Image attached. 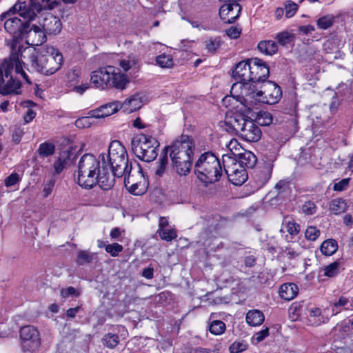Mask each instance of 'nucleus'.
<instances>
[{"instance_id": "obj_1", "label": "nucleus", "mask_w": 353, "mask_h": 353, "mask_svg": "<svg viewBox=\"0 0 353 353\" xmlns=\"http://www.w3.org/2000/svg\"><path fill=\"white\" fill-rule=\"evenodd\" d=\"M75 181L81 187L90 190L96 185L104 190L111 189L114 179L107 167L105 153L97 158L92 154H84L79 159L74 173Z\"/></svg>"}, {"instance_id": "obj_2", "label": "nucleus", "mask_w": 353, "mask_h": 353, "mask_svg": "<svg viewBox=\"0 0 353 353\" xmlns=\"http://www.w3.org/2000/svg\"><path fill=\"white\" fill-rule=\"evenodd\" d=\"M194 150L192 138L184 134L164 148L174 170L180 176H187L190 172Z\"/></svg>"}, {"instance_id": "obj_3", "label": "nucleus", "mask_w": 353, "mask_h": 353, "mask_svg": "<svg viewBox=\"0 0 353 353\" xmlns=\"http://www.w3.org/2000/svg\"><path fill=\"white\" fill-rule=\"evenodd\" d=\"M34 19V13L26 7V1L17 2L0 15L1 21H4L5 30L15 43L24 38L28 23Z\"/></svg>"}, {"instance_id": "obj_4", "label": "nucleus", "mask_w": 353, "mask_h": 353, "mask_svg": "<svg viewBox=\"0 0 353 353\" xmlns=\"http://www.w3.org/2000/svg\"><path fill=\"white\" fill-rule=\"evenodd\" d=\"M63 60L58 50L48 46H42L30 56L32 69L46 75H51L59 70Z\"/></svg>"}, {"instance_id": "obj_5", "label": "nucleus", "mask_w": 353, "mask_h": 353, "mask_svg": "<svg viewBox=\"0 0 353 353\" xmlns=\"http://www.w3.org/2000/svg\"><path fill=\"white\" fill-rule=\"evenodd\" d=\"M194 173L202 183H212L222 175V166L218 157L211 152L202 154L194 164Z\"/></svg>"}, {"instance_id": "obj_6", "label": "nucleus", "mask_w": 353, "mask_h": 353, "mask_svg": "<svg viewBox=\"0 0 353 353\" xmlns=\"http://www.w3.org/2000/svg\"><path fill=\"white\" fill-rule=\"evenodd\" d=\"M91 83L97 88L112 86L115 88H125L129 83V79L122 74L119 69L112 65L101 68L92 73Z\"/></svg>"}, {"instance_id": "obj_7", "label": "nucleus", "mask_w": 353, "mask_h": 353, "mask_svg": "<svg viewBox=\"0 0 353 353\" xmlns=\"http://www.w3.org/2000/svg\"><path fill=\"white\" fill-rule=\"evenodd\" d=\"M12 52L9 58L5 59L0 65V88H20V81L14 79L11 73L13 68L21 75L25 72L19 60L20 50L13 52L14 45L12 46Z\"/></svg>"}, {"instance_id": "obj_8", "label": "nucleus", "mask_w": 353, "mask_h": 353, "mask_svg": "<svg viewBox=\"0 0 353 353\" xmlns=\"http://www.w3.org/2000/svg\"><path fill=\"white\" fill-rule=\"evenodd\" d=\"M160 143L152 136L139 134L131 141V148L134 155L141 161L152 162L158 156Z\"/></svg>"}, {"instance_id": "obj_9", "label": "nucleus", "mask_w": 353, "mask_h": 353, "mask_svg": "<svg viewBox=\"0 0 353 353\" xmlns=\"http://www.w3.org/2000/svg\"><path fill=\"white\" fill-rule=\"evenodd\" d=\"M228 123L239 137L248 142H256L261 137V129L251 118L236 114Z\"/></svg>"}, {"instance_id": "obj_10", "label": "nucleus", "mask_w": 353, "mask_h": 353, "mask_svg": "<svg viewBox=\"0 0 353 353\" xmlns=\"http://www.w3.org/2000/svg\"><path fill=\"white\" fill-rule=\"evenodd\" d=\"M270 75V68L265 63L259 59H251V72L250 83L254 87L262 84L261 86L268 87L269 88H281V87L275 82L267 81Z\"/></svg>"}, {"instance_id": "obj_11", "label": "nucleus", "mask_w": 353, "mask_h": 353, "mask_svg": "<svg viewBox=\"0 0 353 353\" xmlns=\"http://www.w3.org/2000/svg\"><path fill=\"white\" fill-rule=\"evenodd\" d=\"M106 165L109 170L111 169L110 173L114 179L124 176V184L126 188L132 183L130 180L132 162L129 161L128 155L107 163Z\"/></svg>"}, {"instance_id": "obj_12", "label": "nucleus", "mask_w": 353, "mask_h": 353, "mask_svg": "<svg viewBox=\"0 0 353 353\" xmlns=\"http://www.w3.org/2000/svg\"><path fill=\"white\" fill-rule=\"evenodd\" d=\"M20 339L24 351H34L41 344L39 332L32 325H26L21 327Z\"/></svg>"}, {"instance_id": "obj_13", "label": "nucleus", "mask_w": 353, "mask_h": 353, "mask_svg": "<svg viewBox=\"0 0 353 353\" xmlns=\"http://www.w3.org/2000/svg\"><path fill=\"white\" fill-rule=\"evenodd\" d=\"M251 72V59L242 61L238 63L232 70V78L235 81L231 88L239 85V88L245 87L250 83Z\"/></svg>"}, {"instance_id": "obj_14", "label": "nucleus", "mask_w": 353, "mask_h": 353, "mask_svg": "<svg viewBox=\"0 0 353 353\" xmlns=\"http://www.w3.org/2000/svg\"><path fill=\"white\" fill-rule=\"evenodd\" d=\"M39 23L45 34H59L62 28L61 20L51 13L42 14L39 17Z\"/></svg>"}, {"instance_id": "obj_15", "label": "nucleus", "mask_w": 353, "mask_h": 353, "mask_svg": "<svg viewBox=\"0 0 353 353\" xmlns=\"http://www.w3.org/2000/svg\"><path fill=\"white\" fill-rule=\"evenodd\" d=\"M241 6L236 1L225 3L219 9V16L225 23H233L239 17Z\"/></svg>"}, {"instance_id": "obj_16", "label": "nucleus", "mask_w": 353, "mask_h": 353, "mask_svg": "<svg viewBox=\"0 0 353 353\" xmlns=\"http://www.w3.org/2000/svg\"><path fill=\"white\" fill-rule=\"evenodd\" d=\"M149 101V97L144 92H137L131 96L120 105L124 112L130 114L140 109L144 103Z\"/></svg>"}, {"instance_id": "obj_17", "label": "nucleus", "mask_w": 353, "mask_h": 353, "mask_svg": "<svg viewBox=\"0 0 353 353\" xmlns=\"http://www.w3.org/2000/svg\"><path fill=\"white\" fill-rule=\"evenodd\" d=\"M26 42L30 46H40L46 41V34L41 26L33 25L30 28V23L26 32Z\"/></svg>"}, {"instance_id": "obj_18", "label": "nucleus", "mask_w": 353, "mask_h": 353, "mask_svg": "<svg viewBox=\"0 0 353 353\" xmlns=\"http://www.w3.org/2000/svg\"><path fill=\"white\" fill-rule=\"evenodd\" d=\"M256 100L266 104H275L282 97V90H259L256 94Z\"/></svg>"}, {"instance_id": "obj_19", "label": "nucleus", "mask_w": 353, "mask_h": 353, "mask_svg": "<svg viewBox=\"0 0 353 353\" xmlns=\"http://www.w3.org/2000/svg\"><path fill=\"white\" fill-rule=\"evenodd\" d=\"M59 4L58 0H30V3H26V7L33 11L35 18L37 14L43 10H53Z\"/></svg>"}, {"instance_id": "obj_20", "label": "nucleus", "mask_w": 353, "mask_h": 353, "mask_svg": "<svg viewBox=\"0 0 353 353\" xmlns=\"http://www.w3.org/2000/svg\"><path fill=\"white\" fill-rule=\"evenodd\" d=\"M120 105L118 101L108 103L95 110L90 111L88 114L94 117L95 119L105 118L117 112L119 110V108H120Z\"/></svg>"}, {"instance_id": "obj_21", "label": "nucleus", "mask_w": 353, "mask_h": 353, "mask_svg": "<svg viewBox=\"0 0 353 353\" xmlns=\"http://www.w3.org/2000/svg\"><path fill=\"white\" fill-rule=\"evenodd\" d=\"M127 155V151L122 143L119 141L114 140L110 143L108 154H105V162L107 163Z\"/></svg>"}, {"instance_id": "obj_22", "label": "nucleus", "mask_w": 353, "mask_h": 353, "mask_svg": "<svg viewBox=\"0 0 353 353\" xmlns=\"http://www.w3.org/2000/svg\"><path fill=\"white\" fill-rule=\"evenodd\" d=\"M239 167L252 169L253 168L257 161L256 157L254 153L250 151L245 150L243 153L238 155Z\"/></svg>"}, {"instance_id": "obj_23", "label": "nucleus", "mask_w": 353, "mask_h": 353, "mask_svg": "<svg viewBox=\"0 0 353 353\" xmlns=\"http://www.w3.org/2000/svg\"><path fill=\"white\" fill-rule=\"evenodd\" d=\"M298 103L299 101L297 100V94L294 90H291L289 92L288 99H285L284 101V113L288 114L290 115L296 114Z\"/></svg>"}, {"instance_id": "obj_24", "label": "nucleus", "mask_w": 353, "mask_h": 353, "mask_svg": "<svg viewBox=\"0 0 353 353\" xmlns=\"http://www.w3.org/2000/svg\"><path fill=\"white\" fill-rule=\"evenodd\" d=\"M298 287L294 283L283 284L279 290L280 296L286 301L293 299L298 294Z\"/></svg>"}, {"instance_id": "obj_25", "label": "nucleus", "mask_w": 353, "mask_h": 353, "mask_svg": "<svg viewBox=\"0 0 353 353\" xmlns=\"http://www.w3.org/2000/svg\"><path fill=\"white\" fill-rule=\"evenodd\" d=\"M234 173H228L229 180L235 185H241L248 179V173L243 168H236Z\"/></svg>"}, {"instance_id": "obj_26", "label": "nucleus", "mask_w": 353, "mask_h": 353, "mask_svg": "<svg viewBox=\"0 0 353 353\" xmlns=\"http://www.w3.org/2000/svg\"><path fill=\"white\" fill-rule=\"evenodd\" d=\"M232 154H225L222 156V164L225 173H234L239 167V161L232 156Z\"/></svg>"}, {"instance_id": "obj_27", "label": "nucleus", "mask_w": 353, "mask_h": 353, "mask_svg": "<svg viewBox=\"0 0 353 353\" xmlns=\"http://www.w3.org/2000/svg\"><path fill=\"white\" fill-rule=\"evenodd\" d=\"M264 319L263 312L258 310H250L246 314V322L252 326L260 325Z\"/></svg>"}, {"instance_id": "obj_28", "label": "nucleus", "mask_w": 353, "mask_h": 353, "mask_svg": "<svg viewBox=\"0 0 353 353\" xmlns=\"http://www.w3.org/2000/svg\"><path fill=\"white\" fill-rule=\"evenodd\" d=\"M257 48L261 52L266 55H272L278 50L277 43L270 40L260 41Z\"/></svg>"}, {"instance_id": "obj_29", "label": "nucleus", "mask_w": 353, "mask_h": 353, "mask_svg": "<svg viewBox=\"0 0 353 353\" xmlns=\"http://www.w3.org/2000/svg\"><path fill=\"white\" fill-rule=\"evenodd\" d=\"M274 192H276V196L277 197L278 199H285L288 197L291 192L289 182L283 180L279 181L275 185Z\"/></svg>"}, {"instance_id": "obj_30", "label": "nucleus", "mask_w": 353, "mask_h": 353, "mask_svg": "<svg viewBox=\"0 0 353 353\" xmlns=\"http://www.w3.org/2000/svg\"><path fill=\"white\" fill-rule=\"evenodd\" d=\"M284 228L292 236H296L300 231V225L288 216L283 219L282 228L280 231L283 232Z\"/></svg>"}, {"instance_id": "obj_31", "label": "nucleus", "mask_w": 353, "mask_h": 353, "mask_svg": "<svg viewBox=\"0 0 353 353\" xmlns=\"http://www.w3.org/2000/svg\"><path fill=\"white\" fill-rule=\"evenodd\" d=\"M320 250L323 255L331 256L338 250L337 241L332 239L325 240L322 243Z\"/></svg>"}, {"instance_id": "obj_32", "label": "nucleus", "mask_w": 353, "mask_h": 353, "mask_svg": "<svg viewBox=\"0 0 353 353\" xmlns=\"http://www.w3.org/2000/svg\"><path fill=\"white\" fill-rule=\"evenodd\" d=\"M329 210L334 214H341L347 210V203L344 199L341 198L333 199L330 203Z\"/></svg>"}, {"instance_id": "obj_33", "label": "nucleus", "mask_w": 353, "mask_h": 353, "mask_svg": "<svg viewBox=\"0 0 353 353\" xmlns=\"http://www.w3.org/2000/svg\"><path fill=\"white\" fill-rule=\"evenodd\" d=\"M254 121L260 125L266 126L272 123L273 118L269 112L261 110L256 113Z\"/></svg>"}, {"instance_id": "obj_34", "label": "nucleus", "mask_w": 353, "mask_h": 353, "mask_svg": "<svg viewBox=\"0 0 353 353\" xmlns=\"http://www.w3.org/2000/svg\"><path fill=\"white\" fill-rule=\"evenodd\" d=\"M95 256V253H91L86 250H80L78 252L76 262L79 265H83L85 263H90Z\"/></svg>"}, {"instance_id": "obj_35", "label": "nucleus", "mask_w": 353, "mask_h": 353, "mask_svg": "<svg viewBox=\"0 0 353 353\" xmlns=\"http://www.w3.org/2000/svg\"><path fill=\"white\" fill-rule=\"evenodd\" d=\"M55 152L54 144L48 142H44L39 145L37 152L40 157L44 158L52 155Z\"/></svg>"}, {"instance_id": "obj_36", "label": "nucleus", "mask_w": 353, "mask_h": 353, "mask_svg": "<svg viewBox=\"0 0 353 353\" xmlns=\"http://www.w3.org/2000/svg\"><path fill=\"white\" fill-rule=\"evenodd\" d=\"M168 164V156L164 149L162 150L159 164L155 170L156 176L161 177L166 170Z\"/></svg>"}, {"instance_id": "obj_37", "label": "nucleus", "mask_w": 353, "mask_h": 353, "mask_svg": "<svg viewBox=\"0 0 353 353\" xmlns=\"http://www.w3.org/2000/svg\"><path fill=\"white\" fill-rule=\"evenodd\" d=\"M349 299L341 296L337 301L332 303V312L333 315H336L340 313L343 309H346L345 306L349 303Z\"/></svg>"}, {"instance_id": "obj_38", "label": "nucleus", "mask_w": 353, "mask_h": 353, "mask_svg": "<svg viewBox=\"0 0 353 353\" xmlns=\"http://www.w3.org/2000/svg\"><path fill=\"white\" fill-rule=\"evenodd\" d=\"M21 105L27 108L28 110L23 116V119L26 123H28L33 120L36 116V112L32 110V108L36 105V103L32 101H25L21 103Z\"/></svg>"}, {"instance_id": "obj_39", "label": "nucleus", "mask_w": 353, "mask_h": 353, "mask_svg": "<svg viewBox=\"0 0 353 353\" xmlns=\"http://www.w3.org/2000/svg\"><path fill=\"white\" fill-rule=\"evenodd\" d=\"M204 43L208 52L214 53L221 46V41L219 37H210Z\"/></svg>"}, {"instance_id": "obj_40", "label": "nucleus", "mask_w": 353, "mask_h": 353, "mask_svg": "<svg viewBox=\"0 0 353 353\" xmlns=\"http://www.w3.org/2000/svg\"><path fill=\"white\" fill-rule=\"evenodd\" d=\"M103 344L110 349L114 348L119 343V336L112 333L105 334L102 339Z\"/></svg>"}, {"instance_id": "obj_41", "label": "nucleus", "mask_w": 353, "mask_h": 353, "mask_svg": "<svg viewBox=\"0 0 353 353\" xmlns=\"http://www.w3.org/2000/svg\"><path fill=\"white\" fill-rule=\"evenodd\" d=\"M68 154L63 152L61 154L59 159L54 163V169L55 174H60L65 167L68 161Z\"/></svg>"}, {"instance_id": "obj_42", "label": "nucleus", "mask_w": 353, "mask_h": 353, "mask_svg": "<svg viewBox=\"0 0 353 353\" xmlns=\"http://www.w3.org/2000/svg\"><path fill=\"white\" fill-rule=\"evenodd\" d=\"M210 332L214 335H220L225 330V324L220 320L212 321L209 325Z\"/></svg>"}, {"instance_id": "obj_43", "label": "nucleus", "mask_w": 353, "mask_h": 353, "mask_svg": "<svg viewBox=\"0 0 353 353\" xmlns=\"http://www.w3.org/2000/svg\"><path fill=\"white\" fill-rule=\"evenodd\" d=\"M157 64L161 68H171L173 64V59L170 55L161 54L156 58Z\"/></svg>"}, {"instance_id": "obj_44", "label": "nucleus", "mask_w": 353, "mask_h": 353, "mask_svg": "<svg viewBox=\"0 0 353 353\" xmlns=\"http://www.w3.org/2000/svg\"><path fill=\"white\" fill-rule=\"evenodd\" d=\"M158 233L160 237L166 241H171L176 238V232L174 229H159Z\"/></svg>"}, {"instance_id": "obj_45", "label": "nucleus", "mask_w": 353, "mask_h": 353, "mask_svg": "<svg viewBox=\"0 0 353 353\" xmlns=\"http://www.w3.org/2000/svg\"><path fill=\"white\" fill-rule=\"evenodd\" d=\"M299 6L292 1H286L285 2V15L287 18L293 17L297 12Z\"/></svg>"}, {"instance_id": "obj_46", "label": "nucleus", "mask_w": 353, "mask_h": 353, "mask_svg": "<svg viewBox=\"0 0 353 353\" xmlns=\"http://www.w3.org/2000/svg\"><path fill=\"white\" fill-rule=\"evenodd\" d=\"M334 20L331 16H323L316 21L317 26L322 30H326L333 25Z\"/></svg>"}, {"instance_id": "obj_47", "label": "nucleus", "mask_w": 353, "mask_h": 353, "mask_svg": "<svg viewBox=\"0 0 353 353\" xmlns=\"http://www.w3.org/2000/svg\"><path fill=\"white\" fill-rule=\"evenodd\" d=\"M339 262H334L330 263V265H327L324 270V275L328 277H333L336 276L339 272Z\"/></svg>"}, {"instance_id": "obj_48", "label": "nucleus", "mask_w": 353, "mask_h": 353, "mask_svg": "<svg viewBox=\"0 0 353 353\" xmlns=\"http://www.w3.org/2000/svg\"><path fill=\"white\" fill-rule=\"evenodd\" d=\"M320 230L314 226H309L305 230V236L307 240L315 241L320 235Z\"/></svg>"}, {"instance_id": "obj_49", "label": "nucleus", "mask_w": 353, "mask_h": 353, "mask_svg": "<svg viewBox=\"0 0 353 353\" xmlns=\"http://www.w3.org/2000/svg\"><path fill=\"white\" fill-rule=\"evenodd\" d=\"M123 249V246L117 243L109 244L105 246V251L110 253L113 257L117 256L119 254L122 252Z\"/></svg>"}, {"instance_id": "obj_50", "label": "nucleus", "mask_w": 353, "mask_h": 353, "mask_svg": "<svg viewBox=\"0 0 353 353\" xmlns=\"http://www.w3.org/2000/svg\"><path fill=\"white\" fill-rule=\"evenodd\" d=\"M92 119L95 118L92 115H90L88 114V116L83 117L76 120L75 125L79 128H89L92 125V122L90 121Z\"/></svg>"}, {"instance_id": "obj_51", "label": "nucleus", "mask_w": 353, "mask_h": 353, "mask_svg": "<svg viewBox=\"0 0 353 353\" xmlns=\"http://www.w3.org/2000/svg\"><path fill=\"white\" fill-rule=\"evenodd\" d=\"M248 345L244 342L235 341L230 347V353H239L245 350Z\"/></svg>"}, {"instance_id": "obj_52", "label": "nucleus", "mask_w": 353, "mask_h": 353, "mask_svg": "<svg viewBox=\"0 0 353 353\" xmlns=\"http://www.w3.org/2000/svg\"><path fill=\"white\" fill-rule=\"evenodd\" d=\"M61 296L63 299H66L70 296H79V292H77L74 287L70 286L66 288H63L60 292Z\"/></svg>"}, {"instance_id": "obj_53", "label": "nucleus", "mask_w": 353, "mask_h": 353, "mask_svg": "<svg viewBox=\"0 0 353 353\" xmlns=\"http://www.w3.org/2000/svg\"><path fill=\"white\" fill-rule=\"evenodd\" d=\"M350 181V178L343 179L334 184L333 190L338 192L345 190L349 186Z\"/></svg>"}, {"instance_id": "obj_54", "label": "nucleus", "mask_w": 353, "mask_h": 353, "mask_svg": "<svg viewBox=\"0 0 353 353\" xmlns=\"http://www.w3.org/2000/svg\"><path fill=\"white\" fill-rule=\"evenodd\" d=\"M316 206L312 201H307L302 207V210L306 215H312L316 212Z\"/></svg>"}, {"instance_id": "obj_55", "label": "nucleus", "mask_w": 353, "mask_h": 353, "mask_svg": "<svg viewBox=\"0 0 353 353\" xmlns=\"http://www.w3.org/2000/svg\"><path fill=\"white\" fill-rule=\"evenodd\" d=\"M291 37H292V35L290 34L288 32H283L279 33L276 35V38L277 39L278 42L281 45L285 46V44L290 43Z\"/></svg>"}, {"instance_id": "obj_56", "label": "nucleus", "mask_w": 353, "mask_h": 353, "mask_svg": "<svg viewBox=\"0 0 353 353\" xmlns=\"http://www.w3.org/2000/svg\"><path fill=\"white\" fill-rule=\"evenodd\" d=\"M19 176L17 173H12L5 179V185L10 187L17 184L19 181Z\"/></svg>"}, {"instance_id": "obj_57", "label": "nucleus", "mask_w": 353, "mask_h": 353, "mask_svg": "<svg viewBox=\"0 0 353 353\" xmlns=\"http://www.w3.org/2000/svg\"><path fill=\"white\" fill-rule=\"evenodd\" d=\"M55 183V181L54 179H50L46 184L44 185L43 189L42 190L43 196L44 198L48 197L54 188Z\"/></svg>"}, {"instance_id": "obj_58", "label": "nucleus", "mask_w": 353, "mask_h": 353, "mask_svg": "<svg viewBox=\"0 0 353 353\" xmlns=\"http://www.w3.org/2000/svg\"><path fill=\"white\" fill-rule=\"evenodd\" d=\"M233 98L235 99L237 101H239L241 104H245L247 103V100L245 99L243 96L241 95H232V96H225L223 99V103L225 105L228 101H230V99Z\"/></svg>"}, {"instance_id": "obj_59", "label": "nucleus", "mask_w": 353, "mask_h": 353, "mask_svg": "<svg viewBox=\"0 0 353 353\" xmlns=\"http://www.w3.org/2000/svg\"><path fill=\"white\" fill-rule=\"evenodd\" d=\"M241 30L236 27H231L227 30V35L231 39H236L240 36Z\"/></svg>"}, {"instance_id": "obj_60", "label": "nucleus", "mask_w": 353, "mask_h": 353, "mask_svg": "<svg viewBox=\"0 0 353 353\" xmlns=\"http://www.w3.org/2000/svg\"><path fill=\"white\" fill-rule=\"evenodd\" d=\"M314 27L311 25L301 26L298 28V32L303 34H307L314 30Z\"/></svg>"}, {"instance_id": "obj_61", "label": "nucleus", "mask_w": 353, "mask_h": 353, "mask_svg": "<svg viewBox=\"0 0 353 353\" xmlns=\"http://www.w3.org/2000/svg\"><path fill=\"white\" fill-rule=\"evenodd\" d=\"M142 276L148 279H151L154 276V268L148 267L145 268L142 272Z\"/></svg>"}, {"instance_id": "obj_62", "label": "nucleus", "mask_w": 353, "mask_h": 353, "mask_svg": "<svg viewBox=\"0 0 353 353\" xmlns=\"http://www.w3.org/2000/svg\"><path fill=\"white\" fill-rule=\"evenodd\" d=\"M23 134V132L21 130L18 129L15 130L12 134V141L15 143H19L21 141V137Z\"/></svg>"}, {"instance_id": "obj_63", "label": "nucleus", "mask_w": 353, "mask_h": 353, "mask_svg": "<svg viewBox=\"0 0 353 353\" xmlns=\"http://www.w3.org/2000/svg\"><path fill=\"white\" fill-rule=\"evenodd\" d=\"M339 105V101L336 96H334L332 97V101L330 104V110L331 112H334L337 110V108Z\"/></svg>"}, {"instance_id": "obj_64", "label": "nucleus", "mask_w": 353, "mask_h": 353, "mask_svg": "<svg viewBox=\"0 0 353 353\" xmlns=\"http://www.w3.org/2000/svg\"><path fill=\"white\" fill-rule=\"evenodd\" d=\"M269 334V328L266 327L265 329L261 330V332L256 334V340L258 341H263L265 337H267Z\"/></svg>"}]
</instances>
